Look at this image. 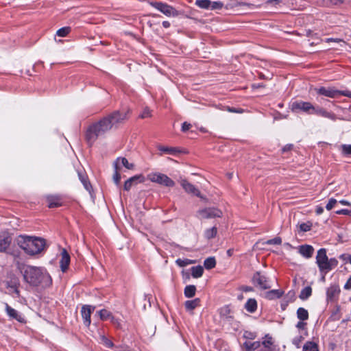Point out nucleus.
<instances>
[{"label":"nucleus","mask_w":351,"mask_h":351,"mask_svg":"<svg viewBox=\"0 0 351 351\" xmlns=\"http://www.w3.org/2000/svg\"><path fill=\"white\" fill-rule=\"evenodd\" d=\"M340 292V289L337 285H331L328 289H327V298L328 300H332L337 295L339 294Z\"/></svg>","instance_id":"obj_25"},{"label":"nucleus","mask_w":351,"mask_h":351,"mask_svg":"<svg viewBox=\"0 0 351 351\" xmlns=\"http://www.w3.org/2000/svg\"><path fill=\"white\" fill-rule=\"evenodd\" d=\"M95 307L90 305H84L82 307L81 314L85 326L90 324V316Z\"/></svg>","instance_id":"obj_13"},{"label":"nucleus","mask_w":351,"mask_h":351,"mask_svg":"<svg viewBox=\"0 0 351 351\" xmlns=\"http://www.w3.org/2000/svg\"><path fill=\"white\" fill-rule=\"evenodd\" d=\"M195 5L200 8L210 10L211 1L210 0H196Z\"/></svg>","instance_id":"obj_37"},{"label":"nucleus","mask_w":351,"mask_h":351,"mask_svg":"<svg viewBox=\"0 0 351 351\" xmlns=\"http://www.w3.org/2000/svg\"><path fill=\"white\" fill-rule=\"evenodd\" d=\"M149 178L152 182L164 185L165 186L173 187L175 185V182L169 178L167 175L163 173H152L149 175Z\"/></svg>","instance_id":"obj_7"},{"label":"nucleus","mask_w":351,"mask_h":351,"mask_svg":"<svg viewBox=\"0 0 351 351\" xmlns=\"http://www.w3.org/2000/svg\"><path fill=\"white\" fill-rule=\"evenodd\" d=\"M196 287L195 285H187L184 288V293L186 298H193L195 295Z\"/></svg>","instance_id":"obj_32"},{"label":"nucleus","mask_w":351,"mask_h":351,"mask_svg":"<svg viewBox=\"0 0 351 351\" xmlns=\"http://www.w3.org/2000/svg\"><path fill=\"white\" fill-rule=\"evenodd\" d=\"M313 114L330 119L332 121H335L337 119V116L335 113L328 112L325 108L319 106H315Z\"/></svg>","instance_id":"obj_15"},{"label":"nucleus","mask_w":351,"mask_h":351,"mask_svg":"<svg viewBox=\"0 0 351 351\" xmlns=\"http://www.w3.org/2000/svg\"><path fill=\"white\" fill-rule=\"evenodd\" d=\"M71 28L70 27H64L57 31L56 35L60 37H64L71 32Z\"/></svg>","instance_id":"obj_40"},{"label":"nucleus","mask_w":351,"mask_h":351,"mask_svg":"<svg viewBox=\"0 0 351 351\" xmlns=\"http://www.w3.org/2000/svg\"><path fill=\"white\" fill-rule=\"evenodd\" d=\"M245 310L251 313H254L257 309V302L254 298L248 299L245 304Z\"/></svg>","instance_id":"obj_23"},{"label":"nucleus","mask_w":351,"mask_h":351,"mask_svg":"<svg viewBox=\"0 0 351 351\" xmlns=\"http://www.w3.org/2000/svg\"><path fill=\"white\" fill-rule=\"evenodd\" d=\"M293 148V145L292 144H288V145H286L282 149V152H289L290 150H291Z\"/></svg>","instance_id":"obj_58"},{"label":"nucleus","mask_w":351,"mask_h":351,"mask_svg":"<svg viewBox=\"0 0 351 351\" xmlns=\"http://www.w3.org/2000/svg\"><path fill=\"white\" fill-rule=\"evenodd\" d=\"M306 324L303 322V321L298 322L296 324V327L299 329H304L306 326Z\"/></svg>","instance_id":"obj_59"},{"label":"nucleus","mask_w":351,"mask_h":351,"mask_svg":"<svg viewBox=\"0 0 351 351\" xmlns=\"http://www.w3.org/2000/svg\"><path fill=\"white\" fill-rule=\"evenodd\" d=\"M195 261L190 260L188 258H185V259L178 258L176 261V264L180 267H185L188 265L195 263Z\"/></svg>","instance_id":"obj_41"},{"label":"nucleus","mask_w":351,"mask_h":351,"mask_svg":"<svg viewBox=\"0 0 351 351\" xmlns=\"http://www.w3.org/2000/svg\"><path fill=\"white\" fill-rule=\"evenodd\" d=\"M302 340H303L302 336L300 335V336L295 337L293 339L292 342H293V344H294L297 348H300V343L302 342Z\"/></svg>","instance_id":"obj_49"},{"label":"nucleus","mask_w":351,"mask_h":351,"mask_svg":"<svg viewBox=\"0 0 351 351\" xmlns=\"http://www.w3.org/2000/svg\"><path fill=\"white\" fill-rule=\"evenodd\" d=\"M128 112L129 110H115L89 125L85 133V139L88 145L92 146L99 136L110 130L118 129L128 119Z\"/></svg>","instance_id":"obj_1"},{"label":"nucleus","mask_w":351,"mask_h":351,"mask_svg":"<svg viewBox=\"0 0 351 351\" xmlns=\"http://www.w3.org/2000/svg\"><path fill=\"white\" fill-rule=\"evenodd\" d=\"M349 254H342L339 256V258L345 262V263L348 262Z\"/></svg>","instance_id":"obj_57"},{"label":"nucleus","mask_w":351,"mask_h":351,"mask_svg":"<svg viewBox=\"0 0 351 351\" xmlns=\"http://www.w3.org/2000/svg\"><path fill=\"white\" fill-rule=\"evenodd\" d=\"M158 149L163 153L169 154V155H177L181 153V150L178 147H166L162 145H158Z\"/></svg>","instance_id":"obj_21"},{"label":"nucleus","mask_w":351,"mask_h":351,"mask_svg":"<svg viewBox=\"0 0 351 351\" xmlns=\"http://www.w3.org/2000/svg\"><path fill=\"white\" fill-rule=\"evenodd\" d=\"M191 270V275L195 278H198L201 277L204 273V269L201 265L192 267Z\"/></svg>","instance_id":"obj_29"},{"label":"nucleus","mask_w":351,"mask_h":351,"mask_svg":"<svg viewBox=\"0 0 351 351\" xmlns=\"http://www.w3.org/2000/svg\"><path fill=\"white\" fill-rule=\"evenodd\" d=\"M114 162H117V166H119V163L121 162L123 166H124L126 169L132 170L134 168V164L130 163L127 158L124 157H119Z\"/></svg>","instance_id":"obj_27"},{"label":"nucleus","mask_w":351,"mask_h":351,"mask_svg":"<svg viewBox=\"0 0 351 351\" xmlns=\"http://www.w3.org/2000/svg\"><path fill=\"white\" fill-rule=\"evenodd\" d=\"M261 346V342L260 341H245L243 343V347L245 349V351H254L256 349H258Z\"/></svg>","instance_id":"obj_26"},{"label":"nucleus","mask_w":351,"mask_h":351,"mask_svg":"<svg viewBox=\"0 0 351 351\" xmlns=\"http://www.w3.org/2000/svg\"><path fill=\"white\" fill-rule=\"evenodd\" d=\"M200 305V299L195 298L193 300H187L184 303V306L186 311H191L194 310L196 307Z\"/></svg>","instance_id":"obj_24"},{"label":"nucleus","mask_w":351,"mask_h":351,"mask_svg":"<svg viewBox=\"0 0 351 351\" xmlns=\"http://www.w3.org/2000/svg\"><path fill=\"white\" fill-rule=\"evenodd\" d=\"M78 176H79V179L80 180V181L83 184L84 188L87 191H90V189L92 187H91V185H90V182L87 180L86 176L79 171L78 172Z\"/></svg>","instance_id":"obj_36"},{"label":"nucleus","mask_w":351,"mask_h":351,"mask_svg":"<svg viewBox=\"0 0 351 351\" xmlns=\"http://www.w3.org/2000/svg\"><path fill=\"white\" fill-rule=\"evenodd\" d=\"M151 110L148 108H145L142 114H141L140 117L142 118V119H145V118H147V117H151Z\"/></svg>","instance_id":"obj_50"},{"label":"nucleus","mask_w":351,"mask_h":351,"mask_svg":"<svg viewBox=\"0 0 351 351\" xmlns=\"http://www.w3.org/2000/svg\"><path fill=\"white\" fill-rule=\"evenodd\" d=\"M342 153L344 155H351V145H341Z\"/></svg>","instance_id":"obj_47"},{"label":"nucleus","mask_w":351,"mask_h":351,"mask_svg":"<svg viewBox=\"0 0 351 351\" xmlns=\"http://www.w3.org/2000/svg\"><path fill=\"white\" fill-rule=\"evenodd\" d=\"M336 203H337V200L335 199L330 198L328 201V203L326 206V208L328 210H330L334 207V206L336 204Z\"/></svg>","instance_id":"obj_48"},{"label":"nucleus","mask_w":351,"mask_h":351,"mask_svg":"<svg viewBox=\"0 0 351 351\" xmlns=\"http://www.w3.org/2000/svg\"><path fill=\"white\" fill-rule=\"evenodd\" d=\"M191 128V124H190L187 122H184L182 125V131L185 132L188 131Z\"/></svg>","instance_id":"obj_51"},{"label":"nucleus","mask_w":351,"mask_h":351,"mask_svg":"<svg viewBox=\"0 0 351 351\" xmlns=\"http://www.w3.org/2000/svg\"><path fill=\"white\" fill-rule=\"evenodd\" d=\"M315 90L318 95H324L330 98H336L339 95H343L351 98V92L349 90H339L334 88L320 87L315 88Z\"/></svg>","instance_id":"obj_4"},{"label":"nucleus","mask_w":351,"mask_h":351,"mask_svg":"<svg viewBox=\"0 0 351 351\" xmlns=\"http://www.w3.org/2000/svg\"><path fill=\"white\" fill-rule=\"evenodd\" d=\"M312 294V289L311 287L307 286L304 287L300 292L299 295L300 298L302 300L308 299Z\"/></svg>","instance_id":"obj_33"},{"label":"nucleus","mask_w":351,"mask_h":351,"mask_svg":"<svg viewBox=\"0 0 351 351\" xmlns=\"http://www.w3.org/2000/svg\"><path fill=\"white\" fill-rule=\"evenodd\" d=\"M324 212V208L322 206H317L315 209V213L317 215H321Z\"/></svg>","instance_id":"obj_61"},{"label":"nucleus","mask_w":351,"mask_h":351,"mask_svg":"<svg viewBox=\"0 0 351 351\" xmlns=\"http://www.w3.org/2000/svg\"><path fill=\"white\" fill-rule=\"evenodd\" d=\"M219 315L222 319L228 322H231L234 318L232 312L228 306H224L219 309Z\"/></svg>","instance_id":"obj_18"},{"label":"nucleus","mask_w":351,"mask_h":351,"mask_svg":"<svg viewBox=\"0 0 351 351\" xmlns=\"http://www.w3.org/2000/svg\"><path fill=\"white\" fill-rule=\"evenodd\" d=\"M252 280L254 285L261 289L265 290L271 288L268 278L259 271H256L254 274Z\"/></svg>","instance_id":"obj_8"},{"label":"nucleus","mask_w":351,"mask_h":351,"mask_svg":"<svg viewBox=\"0 0 351 351\" xmlns=\"http://www.w3.org/2000/svg\"><path fill=\"white\" fill-rule=\"evenodd\" d=\"M328 258L326 254V250L325 248H321L317 251L316 256V263L321 272L325 271V269L328 268L327 263Z\"/></svg>","instance_id":"obj_10"},{"label":"nucleus","mask_w":351,"mask_h":351,"mask_svg":"<svg viewBox=\"0 0 351 351\" xmlns=\"http://www.w3.org/2000/svg\"><path fill=\"white\" fill-rule=\"evenodd\" d=\"M216 265V260L215 257H208L205 259L204 266L206 269H211Z\"/></svg>","instance_id":"obj_35"},{"label":"nucleus","mask_w":351,"mask_h":351,"mask_svg":"<svg viewBox=\"0 0 351 351\" xmlns=\"http://www.w3.org/2000/svg\"><path fill=\"white\" fill-rule=\"evenodd\" d=\"M46 199L49 208H56L62 206L61 198L58 195H49Z\"/></svg>","instance_id":"obj_20"},{"label":"nucleus","mask_w":351,"mask_h":351,"mask_svg":"<svg viewBox=\"0 0 351 351\" xmlns=\"http://www.w3.org/2000/svg\"><path fill=\"white\" fill-rule=\"evenodd\" d=\"M345 0H327V2L332 4V5H339L343 3Z\"/></svg>","instance_id":"obj_56"},{"label":"nucleus","mask_w":351,"mask_h":351,"mask_svg":"<svg viewBox=\"0 0 351 351\" xmlns=\"http://www.w3.org/2000/svg\"><path fill=\"white\" fill-rule=\"evenodd\" d=\"M98 314L102 320H107L108 319H111L112 322H114V317L112 315V313L106 310L102 309L98 312Z\"/></svg>","instance_id":"obj_30"},{"label":"nucleus","mask_w":351,"mask_h":351,"mask_svg":"<svg viewBox=\"0 0 351 351\" xmlns=\"http://www.w3.org/2000/svg\"><path fill=\"white\" fill-rule=\"evenodd\" d=\"M326 43H329V42L342 43L345 44V42L342 39H340V38H328L326 39Z\"/></svg>","instance_id":"obj_53"},{"label":"nucleus","mask_w":351,"mask_h":351,"mask_svg":"<svg viewBox=\"0 0 351 351\" xmlns=\"http://www.w3.org/2000/svg\"><path fill=\"white\" fill-rule=\"evenodd\" d=\"M228 111L230 112H237V113H241L243 112V110L241 109V108H230V107H228Z\"/></svg>","instance_id":"obj_54"},{"label":"nucleus","mask_w":351,"mask_h":351,"mask_svg":"<svg viewBox=\"0 0 351 351\" xmlns=\"http://www.w3.org/2000/svg\"><path fill=\"white\" fill-rule=\"evenodd\" d=\"M162 26L165 27V28H168L170 27V23L167 21H165L162 22Z\"/></svg>","instance_id":"obj_63"},{"label":"nucleus","mask_w":351,"mask_h":351,"mask_svg":"<svg viewBox=\"0 0 351 351\" xmlns=\"http://www.w3.org/2000/svg\"><path fill=\"white\" fill-rule=\"evenodd\" d=\"M217 234V228L214 226L211 228L206 229L204 232V237L207 239H211L216 237Z\"/></svg>","instance_id":"obj_34"},{"label":"nucleus","mask_w":351,"mask_h":351,"mask_svg":"<svg viewBox=\"0 0 351 351\" xmlns=\"http://www.w3.org/2000/svg\"><path fill=\"white\" fill-rule=\"evenodd\" d=\"M145 181V177L142 174L136 175L128 179L123 185V190L129 191L133 186Z\"/></svg>","instance_id":"obj_12"},{"label":"nucleus","mask_w":351,"mask_h":351,"mask_svg":"<svg viewBox=\"0 0 351 351\" xmlns=\"http://www.w3.org/2000/svg\"><path fill=\"white\" fill-rule=\"evenodd\" d=\"M297 317L300 321H305L308 319V312L306 309L302 307H300L297 310Z\"/></svg>","instance_id":"obj_28"},{"label":"nucleus","mask_w":351,"mask_h":351,"mask_svg":"<svg viewBox=\"0 0 351 351\" xmlns=\"http://www.w3.org/2000/svg\"><path fill=\"white\" fill-rule=\"evenodd\" d=\"M150 5L156 8V10L161 12L162 14L166 15L167 16H173L176 17L180 14V12L176 10L173 7L167 3H162L160 1H154L150 2Z\"/></svg>","instance_id":"obj_5"},{"label":"nucleus","mask_w":351,"mask_h":351,"mask_svg":"<svg viewBox=\"0 0 351 351\" xmlns=\"http://www.w3.org/2000/svg\"><path fill=\"white\" fill-rule=\"evenodd\" d=\"M339 203L341 204L342 205H347V206L350 205L349 202L344 200V199L339 201Z\"/></svg>","instance_id":"obj_64"},{"label":"nucleus","mask_w":351,"mask_h":351,"mask_svg":"<svg viewBox=\"0 0 351 351\" xmlns=\"http://www.w3.org/2000/svg\"><path fill=\"white\" fill-rule=\"evenodd\" d=\"M345 289H351V276L348 278V281L344 285Z\"/></svg>","instance_id":"obj_60"},{"label":"nucleus","mask_w":351,"mask_h":351,"mask_svg":"<svg viewBox=\"0 0 351 351\" xmlns=\"http://www.w3.org/2000/svg\"><path fill=\"white\" fill-rule=\"evenodd\" d=\"M338 265V261L335 258H332L328 259V261L327 263L328 268L325 269V271L328 272L330 270H332L333 268L336 267Z\"/></svg>","instance_id":"obj_39"},{"label":"nucleus","mask_w":351,"mask_h":351,"mask_svg":"<svg viewBox=\"0 0 351 351\" xmlns=\"http://www.w3.org/2000/svg\"><path fill=\"white\" fill-rule=\"evenodd\" d=\"M265 339L261 343L262 345L265 348H273V341H272V337L269 336V335H265Z\"/></svg>","instance_id":"obj_42"},{"label":"nucleus","mask_w":351,"mask_h":351,"mask_svg":"<svg viewBox=\"0 0 351 351\" xmlns=\"http://www.w3.org/2000/svg\"><path fill=\"white\" fill-rule=\"evenodd\" d=\"M268 245H280L282 243V239L279 237H276L274 239H269L266 241Z\"/></svg>","instance_id":"obj_46"},{"label":"nucleus","mask_w":351,"mask_h":351,"mask_svg":"<svg viewBox=\"0 0 351 351\" xmlns=\"http://www.w3.org/2000/svg\"><path fill=\"white\" fill-rule=\"evenodd\" d=\"M223 3L221 1H211L210 10H219L223 8Z\"/></svg>","instance_id":"obj_44"},{"label":"nucleus","mask_w":351,"mask_h":351,"mask_svg":"<svg viewBox=\"0 0 351 351\" xmlns=\"http://www.w3.org/2000/svg\"><path fill=\"white\" fill-rule=\"evenodd\" d=\"M5 311L10 318L14 319L21 323L25 322L22 315L19 314L17 311L10 306L7 303H5Z\"/></svg>","instance_id":"obj_17"},{"label":"nucleus","mask_w":351,"mask_h":351,"mask_svg":"<svg viewBox=\"0 0 351 351\" xmlns=\"http://www.w3.org/2000/svg\"><path fill=\"white\" fill-rule=\"evenodd\" d=\"M12 242L10 236L0 234V252H6Z\"/></svg>","instance_id":"obj_16"},{"label":"nucleus","mask_w":351,"mask_h":351,"mask_svg":"<svg viewBox=\"0 0 351 351\" xmlns=\"http://www.w3.org/2000/svg\"><path fill=\"white\" fill-rule=\"evenodd\" d=\"M101 343L106 347V348H112L114 344L112 342L111 340H110L109 339H108L106 337H105L104 335H101Z\"/></svg>","instance_id":"obj_43"},{"label":"nucleus","mask_w":351,"mask_h":351,"mask_svg":"<svg viewBox=\"0 0 351 351\" xmlns=\"http://www.w3.org/2000/svg\"><path fill=\"white\" fill-rule=\"evenodd\" d=\"M336 213L338 215H351V210H349L348 209H341V210L336 211Z\"/></svg>","instance_id":"obj_52"},{"label":"nucleus","mask_w":351,"mask_h":351,"mask_svg":"<svg viewBox=\"0 0 351 351\" xmlns=\"http://www.w3.org/2000/svg\"><path fill=\"white\" fill-rule=\"evenodd\" d=\"M303 351H318L317 345L313 341H307L303 346Z\"/></svg>","instance_id":"obj_38"},{"label":"nucleus","mask_w":351,"mask_h":351,"mask_svg":"<svg viewBox=\"0 0 351 351\" xmlns=\"http://www.w3.org/2000/svg\"><path fill=\"white\" fill-rule=\"evenodd\" d=\"M240 289L242 290L244 292H250V291H254L253 287H250V286H242L240 288Z\"/></svg>","instance_id":"obj_55"},{"label":"nucleus","mask_w":351,"mask_h":351,"mask_svg":"<svg viewBox=\"0 0 351 351\" xmlns=\"http://www.w3.org/2000/svg\"><path fill=\"white\" fill-rule=\"evenodd\" d=\"M180 184L184 189V190L190 194L194 195L198 197L203 199V196H202L200 191L197 189L193 184L189 182L185 179H181Z\"/></svg>","instance_id":"obj_11"},{"label":"nucleus","mask_w":351,"mask_h":351,"mask_svg":"<svg viewBox=\"0 0 351 351\" xmlns=\"http://www.w3.org/2000/svg\"><path fill=\"white\" fill-rule=\"evenodd\" d=\"M299 252L304 257L310 258L313 254L314 248L312 245H302L300 246Z\"/></svg>","instance_id":"obj_19"},{"label":"nucleus","mask_w":351,"mask_h":351,"mask_svg":"<svg viewBox=\"0 0 351 351\" xmlns=\"http://www.w3.org/2000/svg\"><path fill=\"white\" fill-rule=\"evenodd\" d=\"M18 245L29 255L40 253L45 247V240L40 237L20 235L16 239Z\"/></svg>","instance_id":"obj_3"},{"label":"nucleus","mask_w":351,"mask_h":351,"mask_svg":"<svg viewBox=\"0 0 351 351\" xmlns=\"http://www.w3.org/2000/svg\"><path fill=\"white\" fill-rule=\"evenodd\" d=\"M291 109L295 112L302 111L308 114H313L315 106L310 102L300 100L292 102Z\"/></svg>","instance_id":"obj_6"},{"label":"nucleus","mask_w":351,"mask_h":351,"mask_svg":"<svg viewBox=\"0 0 351 351\" xmlns=\"http://www.w3.org/2000/svg\"><path fill=\"white\" fill-rule=\"evenodd\" d=\"M114 173L113 174V181L114 184L119 186L120 184V180H121V174L119 172V167L117 166V162H114Z\"/></svg>","instance_id":"obj_31"},{"label":"nucleus","mask_w":351,"mask_h":351,"mask_svg":"<svg viewBox=\"0 0 351 351\" xmlns=\"http://www.w3.org/2000/svg\"><path fill=\"white\" fill-rule=\"evenodd\" d=\"M23 278L26 282L32 287H49L52 283L50 275L41 267L27 265L24 269Z\"/></svg>","instance_id":"obj_2"},{"label":"nucleus","mask_w":351,"mask_h":351,"mask_svg":"<svg viewBox=\"0 0 351 351\" xmlns=\"http://www.w3.org/2000/svg\"><path fill=\"white\" fill-rule=\"evenodd\" d=\"M312 227V223L311 222L302 223L300 225V229L302 232H308L310 231Z\"/></svg>","instance_id":"obj_45"},{"label":"nucleus","mask_w":351,"mask_h":351,"mask_svg":"<svg viewBox=\"0 0 351 351\" xmlns=\"http://www.w3.org/2000/svg\"><path fill=\"white\" fill-rule=\"evenodd\" d=\"M258 351H276L275 348H263L260 349Z\"/></svg>","instance_id":"obj_62"},{"label":"nucleus","mask_w":351,"mask_h":351,"mask_svg":"<svg viewBox=\"0 0 351 351\" xmlns=\"http://www.w3.org/2000/svg\"><path fill=\"white\" fill-rule=\"evenodd\" d=\"M70 256L65 249L61 252V259L60 260V266L62 272H66L70 264Z\"/></svg>","instance_id":"obj_14"},{"label":"nucleus","mask_w":351,"mask_h":351,"mask_svg":"<svg viewBox=\"0 0 351 351\" xmlns=\"http://www.w3.org/2000/svg\"><path fill=\"white\" fill-rule=\"evenodd\" d=\"M197 215L199 219H212L221 217L222 212L216 208H206L198 210Z\"/></svg>","instance_id":"obj_9"},{"label":"nucleus","mask_w":351,"mask_h":351,"mask_svg":"<svg viewBox=\"0 0 351 351\" xmlns=\"http://www.w3.org/2000/svg\"><path fill=\"white\" fill-rule=\"evenodd\" d=\"M284 294V291L280 289H273L267 291L265 293V298L268 300H274L276 298H280Z\"/></svg>","instance_id":"obj_22"}]
</instances>
